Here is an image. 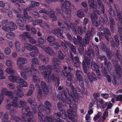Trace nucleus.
<instances>
[{"instance_id": "1", "label": "nucleus", "mask_w": 122, "mask_h": 122, "mask_svg": "<svg viewBox=\"0 0 122 122\" xmlns=\"http://www.w3.org/2000/svg\"><path fill=\"white\" fill-rule=\"evenodd\" d=\"M54 65L52 67L48 66L47 67L44 65L40 66L39 69L41 72V75L44 74V77L45 80L46 81L50 82L52 81L57 82L58 86L59 84V79L56 75L53 74L51 75L50 74L51 71L54 70L57 72H59L60 69L56 68V65H59L61 64V62L57 58L54 57L52 61Z\"/></svg>"}, {"instance_id": "2", "label": "nucleus", "mask_w": 122, "mask_h": 122, "mask_svg": "<svg viewBox=\"0 0 122 122\" xmlns=\"http://www.w3.org/2000/svg\"><path fill=\"white\" fill-rule=\"evenodd\" d=\"M91 19L92 22V25L96 26H98V30L99 31H103V33L98 32L97 35L99 36L100 39H102L104 37L109 41L108 36L110 35V32L107 28L104 29L103 26L105 23L108 24L109 22L106 15L104 14L103 18L101 17L99 18L100 21L99 24L97 21V16L94 13L92 14L91 15Z\"/></svg>"}, {"instance_id": "3", "label": "nucleus", "mask_w": 122, "mask_h": 122, "mask_svg": "<svg viewBox=\"0 0 122 122\" xmlns=\"http://www.w3.org/2000/svg\"><path fill=\"white\" fill-rule=\"evenodd\" d=\"M64 95L62 94H58L57 96V98L59 99L60 101H62L61 103L59 102L58 103V107L60 110V112L58 113L57 114H55L54 115V121L55 122H65L59 119L60 117L65 119L67 117V114L66 112L64 110L61 111V107L62 105L64 106H65L66 103L67 104L71 105V102L69 98V97L67 96L65 93H64ZM52 122H54L52 121Z\"/></svg>"}, {"instance_id": "4", "label": "nucleus", "mask_w": 122, "mask_h": 122, "mask_svg": "<svg viewBox=\"0 0 122 122\" xmlns=\"http://www.w3.org/2000/svg\"><path fill=\"white\" fill-rule=\"evenodd\" d=\"M45 104L46 106V107H44L43 104H41L38 107V109L39 112H38V113L40 122H52L53 119L51 116H48L44 118L42 114L40 112H44L45 110L47 114L50 113L51 107L50 103L48 101H46L45 102Z\"/></svg>"}, {"instance_id": "5", "label": "nucleus", "mask_w": 122, "mask_h": 122, "mask_svg": "<svg viewBox=\"0 0 122 122\" xmlns=\"http://www.w3.org/2000/svg\"><path fill=\"white\" fill-rule=\"evenodd\" d=\"M78 90H77L78 92H79L78 93V94H76L75 95L76 96H78V100L77 102H75L74 100H72V97H71V96L70 97H69V98L70 99L71 102H72L73 104H74L73 105V107L74 108V111L75 112L73 111L72 108V107H71L70 105L69 106V110L68 109L67 111V113L68 114V117L69 118V119H71L72 121L75 122V118L76 117L77 115L76 113L75 112L77 111V105L75 104V102H78V100H79V97H81L82 98L83 96V94L82 93L81 91H80V90L78 89Z\"/></svg>"}, {"instance_id": "6", "label": "nucleus", "mask_w": 122, "mask_h": 122, "mask_svg": "<svg viewBox=\"0 0 122 122\" xmlns=\"http://www.w3.org/2000/svg\"><path fill=\"white\" fill-rule=\"evenodd\" d=\"M10 113L11 118L13 119L16 122H34L33 120L31 118L33 116V114L31 112L27 113L26 115H25L24 116L23 115L22 119L15 116V112L14 109H11Z\"/></svg>"}, {"instance_id": "7", "label": "nucleus", "mask_w": 122, "mask_h": 122, "mask_svg": "<svg viewBox=\"0 0 122 122\" xmlns=\"http://www.w3.org/2000/svg\"><path fill=\"white\" fill-rule=\"evenodd\" d=\"M59 25L60 26H61L62 29L64 30L65 29L67 30H70L71 29L72 30L73 33L76 34L77 33V31L79 34L81 35L84 31H85V30L83 31L82 30V27L78 26L76 29L75 28V25H74L73 23H66L65 22L62 23L59 21L58 22Z\"/></svg>"}, {"instance_id": "8", "label": "nucleus", "mask_w": 122, "mask_h": 122, "mask_svg": "<svg viewBox=\"0 0 122 122\" xmlns=\"http://www.w3.org/2000/svg\"><path fill=\"white\" fill-rule=\"evenodd\" d=\"M17 91L15 90L14 91L15 94L16 96L15 97L14 95L12 96V98H10L9 99H7V101L9 103H11L12 106L16 108L20 107L17 101V97H21L23 96L24 94L21 89V87L18 86L17 87Z\"/></svg>"}, {"instance_id": "9", "label": "nucleus", "mask_w": 122, "mask_h": 122, "mask_svg": "<svg viewBox=\"0 0 122 122\" xmlns=\"http://www.w3.org/2000/svg\"><path fill=\"white\" fill-rule=\"evenodd\" d=\"M66 85L67 86L69 87L70 89V92H69L68 90L66 89L62 93V94L63 95H64V93H65L68 97H70L71 96L72 97V100H74L75 102H77L79 96H76L75 95L79 93L77 91V90L78 91V89L80 90V91H81L79 89L78 87H76V89L75 90L72 84L71 83L67 81H66Z\"/></svg>"}, {"instance_id": "10", "label": "nucleus", "mask_w": 122, "mask_h": 122, "mask_svg": "<svg viewBox=\"0 0 122 122\" xmlns=\"http://www.w3.org/2000/svg\"><path fill=\"white\" fill-rule=\"evenodd\" d=\"M27 62V59L24 58L20 57L18 58L16 61L17 64L20 69L28 74H32V71L30 67L26 65H22L26 63Z\"/></svg>"}, {"instance_id": "11", "label": "nucleus", "mask_w": 122, "mask_h": 122, "mask_svg": "<svg viewBox=\"0 0 122 122\" xmlns=\"http://www.w3.org/2000/svg\"><path fill=\"white\" fill-rule=\"evenodd\" d=\"M114 65L115 66V71L116 72L114 74V76L115 80L114 81H112V82L114 86H117L119 84V83L117 82V81L116 79H118L121 77L122 71L120 66L117 62L114 63Z\"/></svg>"}, {"instance_id": "12", "label": "nucleus", "mask_w": 122, "mask_h": 122, "mask_svg": "<svg viewBox=\"0 0 122 122\" xmlns=\"http://www.w3.org/2000/svg\"><path fill=\"white\" fill-rule=\"evenodd\" d=\"M18 10H14L13 12L14 13H17L18 14L17 15V17L18 18H21L22 17L24 21L26 23H28L29 22H31L32 20V18L30 17H28V14L26 11L27 10H28L27 8L23 9V10L24 11V16H23V15H21L20 13L21 12V10L19 9Z\"/></svg>"}, {"instance_id": "13", "label": "nucleus", "mask_w": 122, "mask_h": 122, "mask_svg": "<svg viewBox=\"0 0 122 122\" xmlns=\"http://www.w3.org/2000/svg\"><path fill=\"white\" fill-rule=\"evenodd\" d=\"M114 6L117 13V17L116 18L118 21L117 23L118 26V33L121 34L122 33V18L120 12L119 11L118 6L116 5H115Z\"/></svg>"}, {"instance_id": "14", "label": "nucleus", "mask_w": 122, "mask_h": 122, "mask_svg": "<svg viewBox=\"0 0 122 122\" xmlns=\"http://www.w3.org/2000/svg\"><path fill=\"white\" fill-rule=\"evenodd\" d=\"M39 12L40 13H43V17L45 19H47V16L49 15L51 18V20L53 21H56L57 20V17L54 14V12L52 9L50 11L48 12V14L47 13L46 11L44 9L41 10L39 11Z\"/></svg>"}, {"instance_id": "15", "label": "nucleus", "mask_w": 122, "mask_h": 122, "mask_svg": "<svg viewBox=\"0 0 122 122\" xmlns=\"http://www.w3.org/2000/svg\"><path fill=\"white\" fill-rule=\"evenodd\" d=\"M14 94L12 92L7 91V89L5 88H3L1 90V94H0V105L2 102L4 98V95H7L9 97V99L10 98H12Z\"/></svg>"}, {"instance_id": "16", "label": "nucleus", "mask_w": 122, "mask_h": 122, "mask_svg": "<svg viewBox=\"0 0 122 122\" xmlns=\"http://www.w3.org/2000/svg\"><path fill=\"white\" fill-rule=\"evenodd\" d=\"M64 5L65 7H62V11L64 14L66 15L68 18H69L71 16V12L70 9L69 8L71 6V3L70 1H66Z\"/></svg>"}, {"instance_id": "17", "label": "nucleus", "mask_w": 122, "mask_h": 122, "mask_svg": "<svg viewBox=\"0 0 122 122\" xmlns=\"http://www.w3.org/2000/svg\"><path fill=\"white\" fill-rule=\"evenodd\" d=\"M32 64L31 65V68L30 67V68L32 70V74H28L30 76H32V74L33 73H39L40 72L35 67L36 66V65L39 64V62L37 59L35 58H34L32 61Z\"/></svg>"}, {"instance_id": "18", "label": "nucleus", "mask_w": 122, "mask_h": 122, "mask_svg": "<svg viewBox=\"0 0 122 122\" xmlns=\"http://www.w3.org/2000/svg\"><path fill=\"white\" fill-rule=\"evenodd\" d=\"M94 29L92 28L91 30V33L89 31L87 32L85 36V38L84 39L83 41V45L84 46L86 44H89V41L90 39L91 35L93 36L94 34Z\"/></svg>"}, {"instance_id": "19", "label": "nucleus", "mask_w": 122, "mask_h": 122, "mask_svg": "<svg viewBox=\"0 0 122 122\" xmlns=\"http://www.w3.org/2000/svg\"><path fill=\"white\" fill-rule=\"evenodd\" d=\"M90 61L87 57H84V60L82 62V66L84 72L86 73L87 72V68L86 64L87 65L88 67L90 66Z\"/></svg>"}, {"instance_id": "20", "label": "nucleus", "mask_w": 122, "mask_h": 122, "mask_svg": "<svg viewBox=\"0 0 122 122\" xmlns=\"http://www.w3.org/2000/svg\"><path fill=\"white\" fill-rule=\"evenodd\" d=\"M88 4L90 7L93 8L94 9V12L92 14L94 13L95 15H97L95 14L96 12L98 14L100 15L101 14L100 12L98 10H97V5L94 4V0H88Z\"/></svg>"}, {"instance_id": "21", "label": "nucleus", "mask_w": 122, "mask_h": 122, "mask_svg": "<svg viewBox=\"0 0 122 122\" xmlns=\"http://www.w3.org/2000/svg\"><path fill=\"white\" fill-rule=\"evenodd\" d=\"M91 67L94 71H96L98 78L100 79L101 75L100 73V71L98 69L99 67L95 62L93 61H92Z\"/></svg>"}, {"instance_id": "22", "label": "nucleus", "mask_w": 122, "mask_h": 122, "mask_svg": "<svg viewBox=\"0 0 122 122\" xmlns=\"http://www.w3.org/2000/svg\"><path fill=\"white\" fill-rule=\"evenodd\" d=\"M0 6L3 7L4 9L0 10L1 12L3 13H5V10L9 9V4L7 2H4L3 1H0Z\"/></svg>"}, {"instance_id": "23", "label": "nucleus", "mask_w": 122, "mask_h": 122, "mask_svg": "<svg viewBox=\"0 0 122 122\" xmlns=\"http://www.w3.org/2000/svg\"><path fill=\"white\" fill-rule=\"evenodd\" d=\"M64 69L62 71V73L64 76H66L67 80L69 81H71L72 78L73 76L71 75L69 71L68 72L66 70H67V67L66 66H64Z\"/></svg>"}, {"instance_id": "24", "label": "nucleus", "mask_w": 122, "mask_h": 122, "mask_svg": "<svg viewBox=\"0 0 122 122\" xmlns=\"http://www.w3.org/2000/svg\"><path fill=\"white\" fill-rule=\"evenodd\" d=\"M107 102H106L104 104L103 101L102 99L99 98L97 100L96 104L97 109H98L100 107L101 108H105L107 104Z\"/></svg>"}, {"instance_id": "25", "label": "nucleus", "mask_w": 122, "mask_h": 122, "mask_svg": "<svg viewBox=\"0 0 122 122\" xmlns=\"http://www.w3.org/2000/svg\"><path fill=\"white\" fill-rule=\"evenodd\" d=\"M51 32L53 34H56L59 38L63 39L64 38L61 30L59 29L56 28L51 31Z\"/></svg>"}, {"instance_id": "26", "label": "nucleus", "mask_w": 122, "mask_h": 122, "mask_svg": "<svg viewBox=\"0 0 122 122\" xmlns=\"http://www.w3.org/2000/svg\"><path fill=\"white\" fill-rule=\"evenodd\" d=\"M24 47L26 49L31 51L33 50H35L36 53L38 52V49L35 46H32L30 44L27 43H25L24 45Z\"/></svg>"}, {"instance_id": "27", "label": "nucleus", "mask_w": 122, "mask_h": 122, "mask_svg": "<svg viewBox=\"0 0 122 122\" xmlns=\"http://www.w3.org/2000/svg\"><path fill=\"white\" fill-rule=\"evenodd\" d=\"M101 68L102 69V71L103 72V76H106V77L108 82L109 83L111 82V80L110 76L109 75H107L108 73L107 72V70L105 67L103 66V65L102 64L101 65Z\"/></svg>"}, {"instance_id": "28", "label": "nucleus", "mask_w": 122, "mask_h": 122, "mask_svg": "<svg viewBox=\"0 0 122 122\" xmlns=\"http://www.w3.org/2000/svg\"><path fill=\"white\" fill-rule=\"evenodd\" d=\"M27 101V102L31 104L33 112L34 113H36V109L35 108L37 105L35 101H32L30 98H28Z\"/></svg>"}, {"instance_id": "29", "label": "nucleus", "mask_w": 122, "mask_h": 122, "mask_svg": "<svg viewBox=\"0 0 122 122\" xmlns=\"http://www.w3.org/2000/svg\"><path fill=\"white\" fill-rule=\"evenodd\" d=\"M99 58L102 60H104L105 61L104 62V64L107 66L108 70V72H110L111 71V65L110 62H108V63H107V59L104 56H102L99 57Z\"/></svg>"}, {"instance_id": "30", "label": "nucleus", "mask_w": 122, "mask_h": 122, "mask_svg": "<svg viewBox=\"0 0 122 122\" xmlns=\"http://www.w3.org/2000/svg\"><path fill=\"white\" fill-rule=\"evenodd\" d=\"M17 78L18 80L17 81V83L20 84L23 87H26L28 86L27 82L21 78L20 77H18Z\"/></svg>"}, {"instance_id": "31", "label": "nucleus", "mask_w": 122, "mask_h": 122, "mask_svg": "<svg viewBox=\"0 0 122 122\" xmlns=\"http://www.w3.org/2000/svg\"><path fill=\"white\" fill-rule=\"evenodd\" d=\"M39 24L41 26L44 28L45 26L46 27H48V25L47 23H46L45 24L42 23V21L41 20H35L33 22V25H35Z\"/></svg>"}, {"instance_id": "32", "label": "nucleus", "mask_w": 122, "mask_h": 122, "mask_svg": "<svg viewBox=\"0 0 122 122\" xmlns=\"http://www.w3.org/2000/svg\"><path fill=\"white\" fill-rule=\"evenodd\" d=\"M101 46L100 48L101 50H103V51L107 52V56L109 59H110L112 57V54L110 51L108 50L107 49L105 45L104 44H103Z\"/></svg>"}, {"instance_id": "33", "label": "nucleus", "mask_w": 122, "mask_h": 122, "mask_svg": "<svg viewBox=\"0 0 122 122\" xmlns=\"http://www.w3.org/2000/svg\"><path fill=\"white\" fill-rule=\"evenodd\" d=\"M71 56L73 62H74V66L76 67H79V66L80 65L81 63L78 57L76 56L74 58L75 60L76 61V62H75L74 60L73 56L72 54L71 55Z\"/></svg>"}, {"instance_id": "34", "label": "nucleus", "mask_w": 122, "mask_h": 122, "mask_svg": "<svg viewBox=\"0 0 122 122\" xmlns=\"http://www.w3.org/2000/svg\"><path fill=\"white\" fill-rule=\"evenodd\" d=\"M41 47L46 52L50 55H55V53L50 48H47L45 46H41Z\"/></svg>"}, {"instance_id": "35", "label": "nucleus", "mask_w": 122, "mask_h": 122, "mask_svg": "<svg viewBox=\"0 0 122 122\" xmlns=\"http://www.w3.org/2000/svg\"><path fill=\"white\" fill-rule=\"evenodd\" d=\"M88 79L90 82L96 81L97 80L96 76L94 73H91L88 72L87 74Z\"/></svg>"}, {"instance_id": "36", "label": "nucleus", "mask_w": 122, "mask_h": 122, "mask_svg": "<svg viewBox=\"0 0 122 122\" xmlns=\"http://www.w3.org/2000/svg\"><path fill=\"white\" fill-rule=\"evenodd\" d=\"M36 87L37 88V98L39 101H40L42 97V91L39 85H36Z\"/></svg>"}, {"instance_id": "37", "label": "nucleus", "mask_w": 122, "mask_h": 122, "mask_svg": "<svg viewBox=\"0 0 122 122\" xmlns=\"http://www.w3.org/2000/svg\"><path fill=\"white\" fill-rule=\"evenodd\" d=\"M8 23V21L7 20H3L2 22V25L3 26L2 29L6 31H8L9 28L6 26Z\"/></svg>"}, {"instance_id": "38", "label": "nucleus", "mask_w": 122, "mask_h": 122, "mask_svg": "<svg viewBox=\"0 0 122 122\" xmlns=\"http://www.w3.org/2000/svg\"><path fill=\"white\" fill-rule=\"evenodd\" d=\"M8 28L9 29L8 30L9 31L10 30L13 31L16 29L17 27L15 23L13 21H11L9 22V27H8Z\"/></svg>"}, {"instance_id": "39", "label": "nucleus", "mask_w": 122, "mask_h": 122, "mask_svg": "<svg viewBox=\"0 0 122 122\" xmlns=\"http://www.w3.org/2000/svg\"><path fill=\"white\" fill-rule=\"evenodd\" d=\"M64 42L65 43L67 44L70 48L71 51L73 53H75L76 51V49L75 47L69 41L64 40Z\"/></svg>"}, {"instance_id": "40", "label": "nucleus", "mask_w": 122, "mask_h": 122, "mask_svg": "<svg viewBox=\"0 0 122 122\" xmlns=\"http://www.w3.org/2000/svg\"><path fill=\"white\" fill-rule=\"evenodd\" d=\"M109 20L111 30L112 32H113L114 30V25L115 24V22L111 16L109 17Z\"/></svg>"}, {"instance_id": "41", "label": "nucleus", "mask_w": 122, "mask_h": 122, "mask_svg": "<svg viewBox=\"0 0 122 122\" xmlns=\"http://www.w3.org/2000/svg\"><path fill=\"white\" fill-rule=\"evenodd\" d=\"M77 40L75 37H73V39L74 43L75 45L79 44H81L82 43V38L80 36H78L77 37Z\"/></svg>"}, {"instance_id": "42", "label": "nucleus", "mask_w": 122, "mask_h": 122, "mask_svg": "<svg viewBox=\"0 0 122 122\" xmlns=\"http://www.w3.org/2000/svg\"><path fill=\"white\" fill-rule=\"evenodd\" d=\"M31 37L30 34L28 32H25L20 36V38L22 40H25V38L29 39Z\"/></svg>"}, {"instance_id": "43", "label": "nucleus", "mask_w": 122, "mask_h": 122, "mask_svg": "<svg viewBox=\"0 0 122 122\" xmlns=\"http://www.w3.org/2000/svg\"><path fill=\"white\" fill-rule=\"evenodd\" d=\"M97 2L99 6V9L101 10L102 13L103 14L104 13V6L101 1L100 0H97Z\"/></svg>"}, {"instance_id": "44", "label": "nucleus", "mask_w": 122, "mask_h": 122, "mask_svg": "<svg viewBox=\"0 0 122 122\" xmlns=\"http://www.w3.org/2000/svg\"><path fill=\"white\" fill-rule=\"evenodd\" d=\"M18 77H19L17 76H15L14 75H12L9 77V79L11 82H16L17 83V81L18 80L17 78Z\"/></svg>"}, {"instance_id": "45", "label": "nucleus", "mask_w": 122, "mask_h": 122, "mask_svg": "<svg viewBox=\"0 0 122 122\" xmlns=\"http://www.w3.org/2000/svg\"><path fill=\"white\" fill-rule=\"evenodd\" d=\"M16 22L20 26V29L22 30L24 29V23L20 19L17 20L16 21Z\"/></svg>"}, {"instance_id": "46", "label": "nucleus", "mask_w": 122, "mask_h": 122, "mask_svg": "<svg viewBox=\"0 0 122 122\" xmlns=\"http://www.w3.org/2000/svg\"><path fill=\"white\" fill-rule=\"evenodd\" d=\"M31 5H30V7L27 8V9L28 10H32V7L38 6L39 5V4L38 2L35 1L31 2Z\"/></svg>"}, {"instance_id": "47", "label": "nucleus", "mask_w": 122, "mask_h": 122, "mask_svg": "<svg viewBox=\"0 0 122 122\" xmlns=\"http://www.w3.org/2000/svg\"><path fill=\"white\" fill-rule=\"evenodd\" d=\"M8 114L7 113H5L1 120L2 122H10L8 120Z\"/></svg>"}, {"instance_id": "48", "label": "nucleus", "mask_w": 122, "mask_h": 122, "mask_svg": "<svg viewBox=\"0 0 122 122\" xmlns=\"http://www.w3.org/2000/svg\"><path fill=\"white\" fill-rule=\"evenodd\" d=\"M76 15L79 18H81L85 16L83 11L82 10H80L77 11Z\"/></svg>"}, {"instance_id": "49", "label": "nucleus", "mask_w": 122, "mask_h": 122, "mask_svg": "<svg viewBox=\"0 0 122 122\" xmlns=\"http://www.w3.org/2000/svg\"><path fill=\"white\" fill-rule=\"evenodd\" d=\"M41 80L39 77L37 75H33V81L34 82L37 83H40Z\"/></svg>"}, {"instance_id": "50", "label": "nucleus", "mask_w": 122, "mask_h": 122, "mask_svg": "<svg viewBox=\"0 0 122 122\" xmlns=\"http://www.w3.org/2000/svg\"><path fill=\"white\" fill-rule=\"evenodd\" d=\"M5 71L9 74H12L15 72V71L13 70L11 67L7 68L5 69Z\"/></svg>"}, {"instance_id": "51", "label": "nucleus", "mask_w": 122, "mask_h": 122, "mask_svg": "<svg viewBox=\"0 0 122 122\" xmlns=\"http://www.w3.org/2000/svg\"><path fill=\"white\" fill-rule=\"evenodd\" d=\"M6 37L9 39H12L14 38L15 35L14 33L11 32L7 33L6 35Z\"/></svg>"}, {"instance_id": "52", "label": "nucleus", "mask_w": 122, "mask_h": 122, "mask_svg": "<svg viewBox=\"0 0 122 122\" xmlns=\"http://www.w3.org/2000/svg\"><path fill=\"white\" fill-rule=\"evenodd\" d=\"M50 45L51 46H53L54 49L56 50L58 49V47H60L61 46L58 42H53L51 43Z\"/></svg>"}, {"instance_id": "53", "label": "nucleus", "mask_w": 122, "mask_h": 122, "mask_svg": "<svg viewBox=\"0 0 122 122\" xmlns=\"http://www.w3.org/2000/svg\"><path fill=\"white\" fill-rule=\"evenodd\" d=\"M39 58L43 62H44L47 63L49 61L48 58L47 57L46 58H45L44 56L41 54L40 55Z\"/></svg>"}, {"instance_id": "54", "label": "nucleus", "mask_w": 122, "mask_h": 122, "mask_svg": "<svg viewBox=\"0 0 122 122\" xmlns=\"http://www.w3.org/2000/svg\"><path fill=\"white\" fill-rule=\"evenodd\" d=\"M15 48L17 52H19L20 49V45L19 42L16 41L15 43Z\"/></svg>"}, {"instance_id": "55", "label": "nucleus", "mask_w": 122, "mask_h": 122, "mask_svg": "<svg viewBox=\"0 0 122 122\" xmlns=\"http://www.w3.org/2000/svg\"><path fill=\"white\" fill-rule=\"evenodd\" d=\"M47 40L48 42L51 43L54 42V41L55 40V38L53 36H50L47 37Z\"/></svg>"}, {"instance_id": "56", "label": "nucleus", "mask_w": 122, "mask_h": 122, "mask_svg": "<svg viewBox=\"0 0 122 122\" xmlns=\"http://www.w3.org/2000/svg\"><path fill=\"white\" fill-rule=\"evenodd\" d=\"M61 10L60 9H59L58 8H57L56 11V14L59 17H64V15H63V14L61 13Z\"/></svg>"}, {"instance_id": "57", "label": "nucleus", "mask_w": 122, "mask_h": 122, "mask_svg": "<svg viewBox=\"0 0 122 122\" xmlns=\"http://www.w3.org/2000/svg\"><path fill=\"white\" fill-rule=\"evenodd\" d=\"M113 97L116 98V100L122 102V95H119L117 96L113 94H112Z\"/></svg>"}, {"instance_id": "58", "label": "nucleus", "mask_w": 122, "mask_h": 122, "mask_svg": "<svg viewBox=\"0 0 122 122\" xmlns=\"http://www.w3.org/2000/svg\"><path fill=\"white\" fill-rule=\"evenodd\" d=\"M5 64L8 66L11 67L13 65L12 61L10 59H7L6 61Z\"/></svg>"}, {"instance_id": "59", "label": "nucleus", "mask_w": 122, "mask_h": 122, "mask_svg": "<svg viewBox=\"0 0 122 122\" xmlns=\"http://www.w3.org/2000/svg\"><path fill=\"white\" fill-rule=\"evenodd\" d=\"M65 57L64 56L63 53L61 51H59L58 52V58L61 60H63Z\"/></svg>"}, {"instance_id": "60", "label": "nucleus", "mask_w": 122, "mask_h": 122, "mask_svg": "<svg viewBox=\"0 0 122 122\" xmlns=\"http://www.w3.org/2000/svg\"><path fill=\"white\" fill-rule=\"evenodd\" d=\"M82 72L80 71L77 70L76 72V75L77 79L82 78L81 74Z\"/></svg>"}, {"instance_id": "61", "label": "nucleus", "mask_w": 122, "mask_h": 122, "mask_svg": "<svg viewBox=\"0 0 122 122\" xmlns=\"http://www.w3.org/2000/svg\"><path fill=\"white\" fill-rule=\"evenodd\" d=\"M11 50L8 47L6 48L4 50V52L6 55H9L10 53Z\"/></svg>"}, {"instance_id": "62", "label": "nucleus", "mask_w": 122, "mask_h": 122, "mask_svg": "<svg viewBox=\"0 0 122 122\" xmlns=\"http://www.w3.org/2000/svg\"><path fill=\"white\" fill-rule=\"evenodd\" d=\"M79 81V85L81 87H83L84 86V82L82 78L78 79Z\"/></svg>"}, {"instance_id": "63", "label": "nucleus", "mask_w": 122, "mask_h": 122, "mask_svg": "<svg viewBox=\"0 0 122 122\" xmlns=\"http://www.w3.org/2000/svg\"><path fill=\"white\" fill-rule=\"evenodd\" d=\"M102 113L101 112H98V113L95 116L93 119L94 121H95L98 119L101 115Z\"/></svg>"}, {"instance_id": "64", "label": "nucleus", "mask_w": 122, "mask_h": 122, "mask_svg": "<svg viewBox=\"0 0 122 122\" xmlns=\"http://www.w3.org/2000/svg\"><path fill=\"white\" fill-rule=\"evenodd\" d=\"M20 74L21 76L24 80H26L27 79V75L25 73L23 72H20Z\"/></svg>"}]
</instances>
